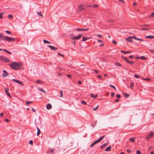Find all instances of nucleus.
Returning a JSON list of instances; mask_svg holds the SVG:
<instances>
[{
    "instance_id": "2f4dec72",
    "label": "nucleus",
    "mask_w": 154,
    "mask_h": 154,
    "mask_svg": "<svg viewBox=\"0 0 154 154\" xmlns=\"http://www.w3.org/2000/svg\"><path fill=\"white\" fill-rule=\"evenodd\" d=\"M109 86L113 88L115 90H116V88L114 86L112 85H109Z\"/></svg>"
},
{
    "instance_id": "f704fd0d",
    "label": "nucleus",
    "mask_w": 154,
    "mask_h": 154,
    "mask_svg": "<svg viewBox=\"0 0 154 154\" xmlns=\"http://www.w3.org/2000/svg\"><path fill=\"white\" fill-rule=\"evenodd\" d=\"M141 26H147V27H148V26H149V25H148V24H143V25H141Z\"/></svg>"
},
{
    "instance_id": "69168bd1",
    "label": "nucleus",
    "mask_w": 154,
    "mask_h": 154,
    "mask_svg": "<svg viewBox=\"0 0 154 154\" xmlns=\"http://www.w3.org/2000/svg\"><path fill=\"white\" fill-rule=\"evenodd\" d=\"M5 121L6 122H9V120L8 119H5Z\"/></svg>"
},
{
    "instance_id": "0e129e2a",
    "label": "nucleus",
    "mask_w": 154,
    "mask_h": 154,
    "mask_svg": "<svg viewBox=\"0 0 154 154\" xmlns=\"http://www.w3.org/2000/svg\"><path fill=\"white\" fill-rule=\"evenodd\" d=\"M126 150L128 153H130L131 151V150L129 149H127Z\"/></svg>"
},
{
    "instance_id": "a211bd4d",
    "label": "nucleus",
    "mask_w": 154,
    "mask_h": 154,
    "mask_svg": "<svg viewBox=\"0 0 154 154\" xmlns=\"http://www.w3.org/2000/svg\"><path fill=\"white\" fill-rule=\"evenodd\" d=\"M16 82L18 83V84H19L20 85H22V86H24V85H23V82H21L18 80H17V82Z\"/></svg>"
},
{
    "instance_id": "6e6d98bb",
    "label": "nucleus",
    "mask_w": 154,
    "mask_h": 154,
    "mask_svg": "<svg viewBox=\"0 0 154 154\" xmlns=\"http://www.w3.org/2000/svg\"><path fill=\"white\" fill-rule=\"evenodd\" d=\"M134 77L136 78H139V76L137 75H134Z\"/></svg>"
},
{
    "instance_id": "6ab92c4d",
    "label": "nucleus",
    "mask_w": 154,
    "mask_h": 154,
    "mask_svg": "<svg viewBox=\"0 0 154 154\" xmlns=\"http://www.w3.org/2000/svg\"><path fill=\"white\" fill-rule=\"evenodd\" d=\"M91 97H94V98H95L97 97V95H94L93 94H91Z\"/></svg>"
},
{
    "instance_id": "4468645a",
    "label": "nucleus",
    "mask_w": 154,
    "mask_h": 154,
    "mask_svg": "<svg viewBox=\"0 0 154 154\" xmlns=\"http://www.w3.org/2000/svg\"><path fill=\"white\" fill-rule=\"evenodd\" d=\"M111 146H110L107 147L106 149H105V151H109L111 150Z\"/></svg>"
},
{
    "instance_id": "7c9ffc66",
    "label": "nucleus",
    "mask_w": 154,
    "mask_h": 154,
    "mask_svg": "<svg viewBox=\"0 0 154 154\" xmlns=\"http://www.w3.org/2000/svg\"><path fill=\"white\" fill-rule=\"evenodd\" d=\"M143 79L147 81H149L150 80V78H143Z\"/></svg>"
},
{
    "instance_id": "79ce46f5",
    "label": "nucleus",
    "mask_w": 154,
    "mask_h": 154,
    "mask_svg": "<svg viewBox=\"0 0 154 154\" xmlns=\"http://www.w3.org/2000/svg\"><path fill=\"white\" fill-rule=\"evenodd\" d=\"M149 51L151 53L154 54V49L149 50Z\"/></svg>"
},
{
    "instance_id": "4c0bfd02",
    "label": "nucleus",
    "mask_w": 154,
    "mask_h": 154,
    "mask_svg": "<svg viewBox=\"0 0 154 154\" xmlns=\"http://www.w3.org/2000/svg\"><path fill=\"white\" fill-rule=\"evenodd\" d=\"M140 58L142 60H145L146 59V57L144 56H141L140 57Z\"/></svg>"
},
{
    "instance_id": "473e14b6",
    "label": "nucleus",
    "mask_w": 154,
    "mask_h": 154,
    "mask_svg": "<svg viewBox=\"0 0 154 154\" xmlns=\"http://www.w3.org/2000/svg\"><path fill=\"white\" fill-rule=\"evenodd\" d=\"M154 16V13H153V12H152L151 13V15L150 16H149V18H150V17H153Z\"/></svg>"
},
{
    "instance_id": "49530a36",
    "label": "nucleus",
    "mask_w": 154,
    "mask_h": 154,
    "mask_svg": "<svg viewBox=\"0 0 154 154\" xmlns=\"http://www.w3.org/2000/svg\"><path fill=\"white\" fill-rule=\"evenodd\" d=\"M108 21L109 22L114 23V20H108Z\"/></svg>"
},
{
    "instance_id": "052dcab7",
    "label": "nucleus",
    "mask_w": 154,
    "mask_h": 154,
    "mask_svg": "<svg viewBox=\"0 0 154 154\" xmlns=\"http://www.w3.org/2000/svg\"><path fill=\"white\" fill-rule=\"evenodd\" d=\"M97 41L98 42H99V43H103V42L102 40H100V39H98Z\"/></svg>"
},
{
    "instance_id": "7ed1b4c3",
    "label": "nucleus",
    "mask_w": 154,
    "mask_h": 154,
    "mask_svg": "<svg viewBox=\"0 0 154 154\" xmlns=\"http://www.w3.org/2000/svg\"><path fill=\"white\" fill-rule=\"evenodd\" d=\"M105 137V135H103L102 137H100L98 139L96 140L95 141L91 146V147H92L94 145L97 143H98L100 142L101 141L102 139L103 138Z\"/></svg>"
},
{
    "instance_id": "338daca9",
    "label": "nucleus",
    "mask_w": 154,
    "mask_h": 154,
    "mask_svg": "<svg viewBox=\"0 0 154 154\" xmlns=\"http://www.w3.org/2000/svg\"><path fill=\"white\" fill-rule=\"evenodd\" d=\"M78 83L79 85H81L82 83V82L80 81H79L78 82Z\"/></svg>"
},
{
    "instance_id": "09e8293b",
    "label": "nucleus",
    "mask_w": 154,
    "mask_h": 154,
    "mask_svg": "<svg viewBox=\"0 0 154 154\" xmlns=\"http://www.w3.org/2000/svg\"><path fill=\"white\" fill-rule=\"evenodd\" d=\"M66 76L70 78H71V75L70 74H68L66 75Z\"/></svg>"
},
{
    "instance_id": "1a4fd4ad",
    "label": "nucleus",
    "mask_w": 154,
    "mask_h": 154,
    "mask_svg": "<svg viewBox=\"0 0 154 154\" xmlns=\"http://www.w3.org/2000/svg\"><path fill=\"white\" fill-rule=\"evenodd\" d=\"M132 37L130 36L127 38L125 40L126 41L131 42H132Z\"/></svg>"
},
{
    "instance_id": "393cba45",
    "label": "nucleus",
    "mask_w": 154,
    "mask_h": 154,
    "mask_svg": "<svg viewBox=\"0 0 154 154\" xmlns=\"http://www.w3.org/2000/svg\"><path fill=\"white\" fill-rule=\"evenodd\" d=\"M4 61L6 62H9L10 61V60L8 59L7 57H5V58Z\"/></svg>"
},
{
    "instance_id": "a19ab883",
    "label": "nucleus",
    "mask_w": 154,
    "mask_h": 154,
    "mask_svg": "<svg viewBox=\"0 0 154 154\" xmlns=\"http://www.w3.org/2000/svg\"><path fill=\"white\" fill-rule=\"evenodd\" d=\"M116 97L117 98H120L121 97V95L119 94H117L116 95Z\"/></svg>"
},
{
    "instance_id": "39448f33",
    "label": "nucleus",
    "mask_w": 154,
    "mask_h": 154,
    "mask_svg": "<svg viewBox=\"0 0 154 154\" xmlns=\"http://www.w3.org/2000/svg\"><path fill=\"white\" fill-rule=\"evenodd\" d=\"M153 135L154 134L153 132H151L146 137V140H148L151 138L153 136Z\"/></svg>"
},
{
    "instance_id": "864d4df0",
    "label": "nucleus",
    "mask_w": 154,
    "mask_h": 154,
    "mask_svg": "<svg viewBox=\"0 0 154 154\" xmlns=\"http://www.w3.org/2000/svg\"><path fill=\"white\" fill-rule=\"evenodd\" d=\"M6 32L7 34H11V32H10L8 30H6Z\"/></svg>"
},
{
    "instance_id": "a18cd8bd",
    "label": "nucleus",
    "mask_w": 154,
    "mask_h": 154,
    "mask_svg": "<svg viewBox=\"0 0 154 154\" xmlns=\"http://www.w3.org/2000/svg\"><path fill=\"white\" fill-rule=\"evenodd\" d=\"M98 106H98L97 107H96L95 108H93V110H94V111H95V110H97Z\"/></svg>"
},
{
    "instance_id": "ddd939ff",
    "label": "nucleus",
    "mask_w": 154,
    "mask_h": 154,
    "mask_svg": "<svg viewBox=\"0 0 154 154\" xmlns=\"http://www.w3.org/2000/svg\"><path fill=\"white\" fill-rule=\"evenodd\" d=\"M108 144V143H104L102 145H101L100 146V148L101 149H102L103 148L105 147V146H107Z\"/></svg>"
},
{
    "instance_id": "20e7f679",
    "label": "nucleus",
    "mask_w": 154,
    "mask_h": 154,
    "mask_svg": "<svg viewBox=\"0 0 154 154\" xmlns=\"http://www.w3.org/2000/svg\"><path fill=\"white\" fill-rule=\"evenodd\" d=\"M82 34H81L78 35L77 36H73L71 38V39L73 40L79 39L82 36Z\"/></svg>"
},
{
    "instance_id": "4be33fe9",
    "label": "nucleus",
    "mask_w": 154,
    "mask_h": 154,
    "mask_svg": "<svg viewBox=\"0 0 154 154\" xmlns=\"http://www.w3.org/2000/svg\"><path fill=\"white\" fill-rule=\"evenodd\" d=\"M115 65L118 66H121V64L118 62H116L115 63Z\"/></svg>"
},
{
    "instance_id": "e2e57ef3",
    "label": "nucleus",
    "mask_w": 154,
    "mask_h": 154,
    "mask_svg": "<svg viewBox=\"0 0 154 154\" xmlns=\"http://www.w3.org/2000/svg\"><path fill=\"white\" fill-rule=\"evenodd\" d=\"M58 54H59V55H60V56H61V57H64V56L63 54H61L60 53H58Z\"/></svg>"
},
{
    "instance_id": "ea45409f",
    "label": "nucleus",
    "mask_w": 154,
    "mask_h": 154,
    "mask_svg": "<svg viewBox=\"0 0 154 154\" xmlns=\"http://www.w3.org/2000/svg\"><path fill=\"white\" fill-rule=\"evenodd\" d=\"M39 90L40 91H42L43 92H44V93H46V92L44 90H43V89H41V88H39Z\"/></svg>"
},
{
    "instance_id": "0eeeda50",
    "label": "nucleus",
    "mask_w": 154,
    "mask_h": 154,
    "mask_svg": "<svg viewBox=\"0 0 154 154\" xmlns=\"http://www.w3.org/2000/svg\"><path fill=\"white\" fill-rule=\"evenodd\" d=\"M3 74L2 75L3 77H5L9 75L6 70H3Z\"/></svg>"
},
{
    "instance_id": "e433bc0d",
    "label": "nucleus",
    "mask_w": 154,
    "mask_h": 154,
    "mask_svg": "<svg viewBox=\"0 0 154 154\" xmlns=\"http://www.w3.org/2000/svg\"><path fill=\"white\" fill-rule=\"evenodd\" d=\"M136 153L137 154H141V152L139 150H137L136 151Z\"/></svg>"
},
{
    "instance_id": "9b49d317",
    "label": "nucleus",
    "mask_w": 154,
    "mask_h": 154,
    "mask_svg": "<svg viewBox=\"0 0 154 154\" xmlns=\"http://www.w3.org/2000/svg\"><path fill=\"white\" fill-rule=\"evenodd\" d=\"M46 107L48 109H50L51 108L52 106L51 104L48 103Z\"/></svg>"
},
{
    "instance_id": "5fc2aeb1",
    "label": "nucleus",
    "mask_w": 154,
    "mask_h": 154,
    "mask_svg": "<svg viewBox=\"0 0 154 154\" xmlns=\"http://www.w3.org/2000/svg\"><path fill=\"white\" fill-rule=\"evenodd\" d=\"M112 42L113 44H114L115 45H116L117 44V42L115 40H112Z\"/></svg>"
},
{
    "instance_id": "c85d7f7f",
    "label": "nucleus",
    "mask_w": 154,
    "mask_h": 154,
    "mask_svg": "<svg viewBox=\"0 0 154 154\" xmlns=\"http://www.w3.org/2000/svg\"><path fill=\"white\" fill-rule=\"evenodd\" d=\"M81 103L82 104H84V105H86L87 104V103L85 101H84V100H82L81 101Z\"/></svg>"
},
{
    "instance_id": "c756f323",
    "label": "nucleus",
    "mask_w": 154,
    "mask_h": 154,
    "mask_svg": "<svg viewBox=\"0 0 154 154\" xmlns=\"http://www.w3.org/2000/svg\"><path fill=\"white\" fill-rule=\"evenodd\" d=\"M130 84H131V85H130L131 87V88H133L134 87V84L133 83V82H131Z\"/></svg>"
},
{
    "instance_id": "37998d69",
    "label": "nucleus",
    "mask_w": 154,
    "mask_h": 154,
    "mask_svg": "<svg viewBox=\"0 0 154 154\" xmlns=\"http://www.w3.org/2000/svg\"><path fill=\"white\" fill-rule=\"evenodd\" d=\"M82 29L78 28H77L76 29V30L77 31H82Z\"/></svg>"
},
{
    "instance_id": "8fccbe9b",
    "label": "nucleus",
    "mask_w": 154,
    "mask_h": 154,
    "mask_svg": "<svg viewBox=\"0 0 154 154\" xmlns=\"http://www.w3.org/2000/svg\"><path fill=\"white\" fill-rule=\"evenodd\" d=\"M115 94L114 92H112L111 93V96L112 97H113L114 96Z\"/></svg>"
},
{
    "instance_id": "cd10ccee",
    "label": "nucleus",
    "mask_w": 154,
    "mask_h": 154,
    "mask_svg": "<svg viewBox=\"0 0 154 154\" xmlns=\"http://www.w3.org/2000/svg\"><path fill=\"white\" fill-rule=\"evenodd\" d=\"M3 51H4L5 52H7V53H8L9 54H11V52L8 51L6 49H3Z\"/></svg>"
},
{
    "instance_id": "774afa93",
    "label": "nucleus",
    "mask_w": 154,
    "mask_h": 154,
    "mask_svg": "<svg viewBox=\"0 0 154 154\" xmlns=\"http://www.w3.org/2000/svg\"><path fill=\"white\" fill-rule=\"evenodd\" d=\"M129 57L131 59H133V55H130Z\"/></svg>"
},
{
    "instance_id": "5701e85b",
    "label": "nucleus",
    "mask_w": 154,
    "mask_h": 154,
    "mask_svg": "<svg viewBox=\"0 0 154 154\" xmlns=\"http://www.w3.org/2000/svg\"><path fill=\"white\" fill-rule=\"evenodd\" d=\"M129 140L132 142H134L135 141V140L133 138H130Z\"/></svg>"
},
{
    "instance_id": "b1692460",
    "label": "nucleus",
    "mask_w": 154,
    "mask_h": 154,
    "mask_svg": "<svg viewBox=\"0 0 154 154\" xmlns=\"http://www.w3.org/2000/svg\"><path fill=\"white\" fill-rule=\"evenodd\" d=\"M134 61H128L127 62V63H129L130 64L133 65L134 63Z\"/></svg>"
},
{
    "instance_id": "4d7b16f0",
    "label": "nucleus",
    "mask_w": 154,
    "mask_h": 154,
    "mask_svg": "<svg viewBox=\"0 0 154 154\" xmlns=\"http://www.w3.org/2000/svg\"><path fill=\"white\" fill-rule=\"evenodd\" d=\"M17 80H17V79H13L12 80V81H13L15 82H17Z\"/></svg>"
},
{
    "instance_id": "a878e982",
    "label": "nucleus",
    "mask_w": 154,
    "mask_h": 154,
    "mask_svg": "<svg viewBox=\"0 0 154 154\" xmlns=\"http://www.w3.org/2000/svg\"><path fill=\"white\" fill-rule=\"evenodd\" d=\"M43 42L45 43H48V44H51V43L50 42H48L46 40H43Z\"/></svg>"
},
{
    "instance_id": "c9c22d12",
    "label": "nucleus",
    "mask_w": 154,
    "mask_h": 154,
    "mask_svg": "<svg viewBox=\"0 0 154 154\" xmlns=\"http://www.w3.org/2000/svg\"><path fill=\"white\" fill-rule=\"evenodd\" d=\"M36 82L37 83H42V81L40 80H38L36 81Z\"/></svg>"
},
{
    "instance_id": "603ef678",
    "label": "nucleus",
    "mask_w": 154,
    "mask_h": 154,
    "mask_svg": "<svg viewBox=\"0 0 154 154\" xmlns=\"http://www.w3.org/2000/svg\"><path fill=\"white\" fill-rule=\"evenodd\" d=\"M93 70L96 73H98L99 72V71L98 70L96 69H93Z\"/></svg>"
},
{
    "instance_id": "412c9836",
    "label": "nucleus",
    "mask_w": 154,
    "mask_h": 154,
    "mask_svg": "<svg viewBox=\"0 0 154 154\" xmlns=\"http://www.w3.org/2000/svg\"><path fill=\"white\" fill-rule=\"evenodd\" d=\"M37 135L38 136L40 133V131L39 129L38 128H37Z\"/></svg>"
},
{
    "instance_id": "2eb2a0df",
    "label": "nucleus",
    "mask_w": 154,
    "mask_h": 154,
    "mask_svg": "<svg viewBox=\"0 0 154 154\" xmlns=\"http://www.w3.org/2000/svg\"><path fill=\"white\" fill-rule=\"evenodd\" d=\"M146 38H154V36L152 35H149L146 36Z\"/></svg>"
},
{
    "instance_id": "c03bdc74",
    "label": "nucleus",
    "mask_w": 154,
    "mask_h": 154,
    "mask_svg": "<svg viewBox=\"0 0 154 154\" xmlns=\"http://www.w3.org/2000/svg\"><path fill=\"white\" fill-rule=\"evenodd\" d=\"M32 101H26V105H28L29 103H32Z\"/></svg>"
},
{
    "instance_id": "13d9d810",
    "label": "nucleus",
    "mask_w": 154,
    "mask_h": 154,
    "mask_svg": "<svg viewBox=\"0 0 154 154\" xmlns=\"http://www.w3.org/2000/svg\"><path fill=\"white\" fill-rule=\"evenodd\" d=\"M37 13L39 15L41 16H42V15L41 14V12H38Z\"/></svg>"
},
{
    "instance_id": "6e6552de",
    "label": "nucleus",
    "mask_w": 154,
    "mask_h": 154,
    "mask_svg": "<svg viewBox=\"0 0 154 154\" xmlns=\"http://www.w3.org/2000/svg\"><path fill=\"white\" fill-rule=\"evenodd\" d=\"M4 90L5 91V92L6 94L9 96L10 97H11V96L9 94V93L8 92V91H9L8 88H5Z\"/></svg>"
},
{
    "instance_id": "dca6fc26",
    "label": "nucleus",
    "mask_w": 154,
    "mask_h": 154,
    "mask_svg": "<svg viewBox=\"0 0 154 154\" xmlns=\"http://www.w3.org/2000/svg\"><path fill=\"white\" fill-rule=\"evenodd\" d=\"M121 52L123 53L124 54H129L131 53V52L130 51H125L123 50H121Z\"/></svg>"
},
{
    "instance_id": "f3484780",
    "label": "nucleus",
    "mask_w": 154,
    "mask_h": 154,
    "mask_svg": "<svg viewBox=\"0 0 154 154\" xmlns=\"http://www.w3.org/2000/svg\"><path fill=\"white\" fill-rule=\"evenodd\" d=\"M122 57L127 63V62L128 61V58L124 57L123 56H122Z\"/></svg>"
},
{
    "instance_id": "de8ad7c7",
    "label": "nucleus",
    "mask_w": 154,
    "mask_h": 154,
    "mask_svg": "<svg viewBox=\"0 0 154 154\" xmlns=\"http://www.w3.org/2000/svg\"><path fill=\"white\" fill-rule=\"evenodd\" d=\"M88 29V28L87 29H82V31H86Z\"/></svg>"
},
{
    "instance_id": "f03ea898",
    "label": "nucleus",
    "mask_w": 154,
    "mask_h": 154,
    "mask_svg": "<svg viewBox=\"0 0 154 154\" xmlns=\"http://www.w3.org/2000/svg\"><path fill=\"white\" fill-rule=\"evenodd\" d=\"M0 38H2L3 40H6L8 42H14L15 41V39L14 38L8 37L7 36L4 37V35L1 34H0Z\"/></svg>"
},
{
    "instance_id": "bb28decb",
    "label": "nucleus",
    "mask_w": 154,
    "mask_h": 154,
    "mask_svg": "<svg viewBox=\"0 0 154 154\" xmlns=\"http://www.w3.org/2000/svg\"><path fill=\"white\" fill-rule=\"evenodd\" d=\"M150 29H149L148 28H142L141 29L142 30H149Z\"/></svg>"
},
{
    "instance_id": "3c124183",
    "label": "nucleus",
    "mask_w": 154,
    "mask_h": 154,
    "mask_svg": "<svg viewBox=\"0 0 154 154\" xmlns=\"http://www.w3.org/2000/svg\"><path fill=\"white\" fill-rule=\"evenodd\" d=\"M29 143L31 145H32L33 144V141L32 140H30L29 141Z\"/></svg>"
},
{
    "instance_id": "58836bf2",
    "label": "nucleus",
    "mask_w": 154,
    "mask_h": 154,
    "mask_svg": "<svg viewBox=\"0 0 154 154\" xmlns=\"http://www.w3.org/2000/svg\"><path fill=\"white\" fill-rule=\"evenodd\" d=\"M8 17L10 18H12L13 17V16L12 14H10L8 15Z\"/></svg>"
},
{
    "instance_id": "9d476101",
    "label": "nucleus",
    "mask_w": 154,
    "mask_h": 154,
    "mask_svg": "<svg viewBox=\"0 0 154 154\" xmlns=\"http://www.w3.org/2000/svg\"><path fill=\"white\" fill-rule=\"evenodd\" d=\"M48 47L51 49L53 50H57L58 49L57 48H55L54 47L51 45H48Z\"/></svg>"
},
{
    "instance_id": "bf43d9fd",
    "label": "nucleus",
    "mask_w": 154,
    "mask_h": 154,
    "mask_svg": "<svg viewBox=\"0 0 154 154\" xmlns=\"http://www.w3.org/2000/svg\"><path fill=\"white\" fill-rule=\"evenodd\" d=\"M4 57L3 56H0V59L1 60H3V57Z\"/></svg>"
},
{
    "instance_id": "680f3d73",
    "label": "nucleus",
    "mask_w": 154,
    "mask_h": 154,
    "mask_svg": "<svg viewBox=\"0 0 154 154\" xmlns=\"http://www.w3.org/2000/svg\"><path fill=\"white\" fill-rule=\"evenodd\" d=\"M152 148H153V147L152 146H150L148 149V150L152 149Z\"/></svg>"
},
{
    "instance_id": "423d86ee",
    "label": "nucleus",
    "mask_w": 154,
    "mask_h": 154,
    "mask_svg": "<svg viewBox=\"0 0 154 154\" xmlns=\"http://www.w3.org/2000/svg\"><path fill=\"white\" fill-rule=\"evenodd\" d=\"M78 7L79 8V10H78L79 12H80L81 11L85 10V8L83 7V5H79Z\"/></svg>"
},
{
    "instance_id": "aec40b11",
    "label": "nucleus",
    "mask_w": 154,
    "mask_h": 154,
    "mask_svg": "<svg viewBox=\"0 0 154 154\" xmlns=\"http://www.w3.org/2000/svg\"><path fill=\"white\" fill-rule=\"evenodd\" d=\"M122 94H123V95H125V97H129V96H130L129 94H128L125 93L124 92H122Z\"/></svg>"
},
{
    "instance_id": "f8f14e48",
    "label": "nucleus",
    "mask_w": 154,
    "mask_h": 154,
    "mask_svg": "<svg viewBox=\"0 0 154 154\" xmlns=\"http://www.w3.org/2000/svg\"><path fill=\"white\" fill-rule=\"evenodd\" d=\"M90 38L86 37L84 36L83 37L82 41L83 42H84L86 41L87 40L90 39Z\"/></svg>"
},
{
    "instance_id": "72a5a7b5",
    "label": "nucleus",
    "mask_w": 154,
    "mask_h": 154,
    "mask_svg": "<svg viewBox=\"0 0 154 154\" xmlns=\"http://www.w3.org/2000/svg\"><path fill=\"white\" fill-rule=\"evenodd\" d=\"M92 7L94 8H97L98 7V6L97 5L95 4L92 5Z\"/></svg>"
},
{
    "instance_id": "f257e3e1",
    "label": "nucleus",
    "mask_w": 154,
    "mask_h": 154,
    "mask_svg": "<svg viewBox=\"0 0 154 154\" xmlns=\"http://www.w3.org/2000/svg\"><path fill=\"white\" fill-rule=\"evenodd\" d=\"M22 64L21 62H14L9 64V66L14 70H18L20 69V67L21 66Z\"/></svg>"
}]
</instances>
